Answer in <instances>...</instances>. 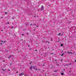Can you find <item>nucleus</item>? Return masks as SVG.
Instances as JSON below:
<instances>
[{"label": "nucleus", "instance_id": "nucleus-20", "mask_svg": "<svg viewBox=\"0 0 76 76\" xmlns=\"http://www.w3.org/2000/svg\"><path fill=\"white\" fill-rule=\"evenodd\" d=\"M30 64H31V63L30 62Z\"/></svg>", "mask_w": 76, "mask_h": 76}, {"label": "nucleus", "instance_id": "nucleus-32", "mask_svg": "<svg viewBox=\"0 0 76 76\" xmlns=\"http://www.w3.org/2000/svg\"><path fill=\"white\" fill-rule=\"evenodd\" d=\"M48 43L49 44H50V42H48Z\"/></svg>", "mask_w": 76, "mask_h": 76}, {"label": "nucleus", "instance_id": "nucleus-22", "mask_svg": "<svg viewBox=\"0 0 76 76\" xmlns=\"http://www.w3.org/2000/svg\"><path fill=\"white\" fill-rule=\"evenodd\" d=\"M32 25V24H31L30 25V26H31V25Z\"/></svg>", "mask_w": 76, "mask_h": 76}, {"label": "nucleus", "instance_id": "nucleus-18", "mask_svg": "<svg viewBox=\"0 0 76 76\" xmlns=\"http://www.w3.org/2000/svg\"><path fill=\"white\" fill-rule=\"evenodd\" d=\"M6 67V66L5 65V66H4V67Z\"/></svg>", "mask_w": 76, "mask_h": 76}, {"label": "nucleus", "instance_id": "nucleus-27", "mask_svg": "<svg viewBox=\"0 0 76 76\" xmlns=\"http://www.w3.org/2000/svg\"><path fill=\"white\" fill-rule=\"evenodd\" d=\"M8 24H9V23H8Z\"/></svg>", "mask_w": 76, "mask_h": 76}, {"label": "nucleus", "instance_id": "nucleus-28", "mask_svg": "<svg viewBox=\"0 0 76 76\" xmlns=\"http://www.w3.org/2000/svg\"><path fill=\"white\" fill-rule=\"evenodd\" d=\"M75 62H76V60H75Z\"/></svg>", "mask_w": 76, "mask_h": 76}, {"label": "nucleus", "instance_id": "nucleus-15", "mask_svg": "<svg viewBox=\"0 0 76 76\" xmlns=\"http://www.w3.org/2000/svg\"><path fill=\"white\" fill-rule=\"evenodd\" d=\"M37 70H38V69H35V70L37 71Z\"/></svg>", "mask_w": 76, "mask_h": 76}, {"label": "nucleus", "instance_id": "nucleus-12", "mask_svg": "<svg viewBox=\"0 0 76 76\" xmlns=\"http://www.w3.org/2000/svg\"><path fill=\"white\" fill-rule=\"evenodd\" d=\"M70 54H72V52H70Z\"/></svg>", "mask_w": 76, "mask_h": 76}, {"label": "nucleus", "instance_id": "nucleus-39", "mask_svg": "<svg viewBox=\"0 0 76 76\" xmlns=\"http://www.w3.org/2000/svg\"><path fill=\"white\" fill-rule=\"evenodd\" d=\"M28 47H29V45H28Z\"/></svg>", "mask_w": 76, "mask_h": 76}, {"label": "nucleus", "instance_id": "nucleus-17", "mask_svg": "<svg viewBox=\"0 0 76 76\" xmlns=\"http://www.w3.org/2000/svg\"><path fill=\"white\" fill-rule=\"evenodd\" d=\"M13 28V26H12V27H11V28Z\"/></svg>", "mask_w": 76, "mask_h": 76}, {"label": "nucleus", "instance_id": "nucleus-40", "mask_svg": "<svg viewBox=\"0 0 76 76\" xmlns=\"http://www.w3.org/2000/svg\"><path fill=\"white\" fill-rule=\"evenodd\" d=\"M13 19H14V18H13Z\"/></svg>", "mask_w": 76, "mask_h": 76}, {"label": "nucleus", "instance_id": "nucleus-14", "mask_svg": "<svg viewBox=\"0 0 76 76\" xmlns=\"http://www.w3.org/2000/svg\"><path fill=\"white\" fill-rule=\"evenodd\" d=\"M4 60L3 61H2L3 62H4Z\"/></svg>", "mask_w": 76, "mask_h": 76}, {"label": "nucleus", "instance_id": "nucleus-6", "mask_svg": "<svg viewBox=\"0 0 76 76\" xmlns=\"http://www.w3.org/2000/svg\"><path fill=\"white\" fill-rule=\"evenodd\" d=\"M61 75H64V73H61Z\"/></svg>", "mask_w": 76, "mask_h": 76}, {"label": "nucleus", "instance_id": "nucleus-44", "mask_svg": "<svg viewBox=\"0 0 76 76\" xmlns=\"http://www.w3.org/2000/svg\"><path fill=\"white\" fill-rule=\"evenodd\" d=\"M71 51H72V50H71Z\"/></svg>", "mask_w": 76, "mask_h": 76}, {"label": "nucleus", "instance_id": "nucleus-2", "mask_svg": "<svg viewBox=\"0 0 76 76\" xmlns=\"http://www.w3.org/2000/svg\"><path fill=\"white\" fill-rule=\"evenodd\" d=\"M22 75H23V73L22 72L19 75V76H22Z\"/></svg>", "mask_w": 76, "mask_h": 76}, {"label": "nucleus", "instance_id": "nucleus-45", "mask_svg": "<svg viewBox=\"0 0 76 76\" xmlns=\"http://www.w3.org/2000/svg\"><path fill=\"white\" fill-rule=\"evenodd\" d=\"M13 69H15V68H14Z\"/></svg>", "mask_w": 76, "mask_h": 76}, {"label": "nucleus", "instance_id": "nucleus-29", "mask_svg": "<svg viewBox=\"0 0 76 76\" xmlns=\"http://www.w3.org/2000/svg\"><path fill=\"white\" fill-rule=\"evenodd\" d=\"M17 73H18V72H17Z\"/></svg>", "mask_w": 76, "mask_h": 76}, {"label": "nucleus", "instance_id": "nucleus-41", "mask_svg": "<svg viewBox=\"0 0 76 76\" xmlns=\"http://www.w3.org/2000/svg\"><path fill=\"white\" fill-rule=\"evenodd\" d=\"M41 55H42V54H41Z\"/></svg>", "mask_w": 76, "mask_h": 76}, {"label": "nucleus", "instance_id": "nucleus-26", "mask_svg": "<svg viewBox=\"0 0 76 76\" xmlns=\"http://www.w3.org/2000/svg\"><path fill=\"white\" fill-rule=\"evenodd\" d=\"M35 51H37V50H35Z\"/></svg>", "mask_w": 76, "mask_h": 76}, {"label": "nucleus", "instance_id": "nucleus-16", "mask_svg": "<svg viewBox=\"0 0 76 76\" xmlns=\"http://www.w3.org/2000/svg\"><path fill=\"white\" fill-rule=\"evenodd\" d=\"M71 63H70V64H69V65H70V64H71Z\"/></svg>", "mask_w": 76, "mask_h": 76}, {"label": "nucleus", "instance_id": "nucleus-8", "mask_svg": "<svg viewBox=\"0 0 76 76\" xmlns=\"http://www.w3.org/2000/svg\"><path fill=\"white\" fill-rule=\"evenodd\" d=\"M1 42H2V43H4V41H1Z\"/></svg>", "mask_w": 76, "mask_h": 76}, {"label": "nucleus", "instance_id": "nucleus-23", "mask_svg": "<svg viewBox=\"0 0 76 76\" xmlns=\"http://www.w3.org/2000/svg\"><path fill=\"white\" fill-rule=\"evenodd\" d=\"M34 25H35V26H36V24H34Z\"/></svg>", "mask_w": 76, "mask_h": 76}, {"label": "nucleus", "instance_id": "nucleus-43", "mask_svg": "<svg viewBox=\"0 0 76 76\" xmlns=\"http://www.w3.org/2000/svg\"><path fill=\"white\" fill-rule=\"evenodd\" d=\"M66 53V52H65V53Z\"/></svg>", "mask_w": 76, "mask_h": 76}, {"label": "nucleus", "instance_id": "nucleus-11", "mask_svg": "<svg viewBox=\"0 0 76 76\" xmlns=\"http://www.w3.org/2000/svg\"><path fill=\"white\" fill-rule=\"evenodd\" d=\"M63 44H62L61 45V46L62 47V46H63Z\"/></svg>", "mask_w": 76, "mask_h": 76}, {"label": "nucleus", "instance_id": "nucleus-25", "mask_svg": "<svg viewBox=\"0 0 76 76\" xmlns=\"http://www.w3.org/2000/svg\"><path fill=\"white\" fill-rule=\"evenodd\" d=\"M52 40H53V39H51V41H52Z\"/></svg>", "mask_w": 76, "mask_h": 76}, {"label": "nucleus", "instance_id": "nucleus-10", "mask_svg": "<svg viewBox=\"0 0 76 76\" xmlns=\"http://www.w3.org/2000/svg\"><path fill=\"white\" fill-rule=\"evenodd\" d=\"M63 55H64V54H62L61 55V56H63Z\"/></svg>", "mask_w": 76, "mask_h": 76}, {"label": "nucleus", "instance_id": "nucleus-31", "mask_svg": "<svg viewBox=\"0 0 76 76\" xmlns=\"http://www.w3.org/2000/svg\"><path fill=\"white\" fill-rule=\"evenodd\" d=\"M24 35L23 34L22 35Z\"/></svg>", "mask_w": 76, "mask_h": 76}, {"label": "nucleus", "instance_id": "nucleus-36", "mask_svg": "<svg viewBox=\"0 0 76 76\" xmlns=\"http://www.w3.org/2000/svg\"><path fill=\"white\" fill-rule=\"evenodd\" d=\"M1 18H3V17H2Z\"/></svg>", "mask_w": 76, "mask_h": 76}, {"label": "nucleus", "instance_id": "nucleus-9", "mask_svg": "<svg viewBox=\"0 0 76 76\" xmlns=\"http://www.w3.org/2000/svg\"><path fill=\"white\" fill-rule=\"evenodd\" d=\"M66 66H69V64H66Z\"/></svg>", "mask_w": 76, "mask_h": 76}, {"label": "nucleus", "instance_id": "nucleus-30", "mask_svg": "<svg viewBox=\"0 0 76 76\" xmlns=\"http://www.w3.org/2000/svg\"><path fill=\"white\" fill-rule=\"evenodd\" d=\"M37 27H38V26H37Z\"/></svg>", "mask_w": 76, "mask_h": 76}, {"label": "nucleus", "instance_id": "nucleus-3", "mask_svg": "<svg viewBox=\"0 0 76 76\" xmlns=\"http://www.w3.org/2000/svg\"><path fill=\"white\" fill-rule=\"evenodd\" d=\"M41 9H42V10H43V9H44V6H42L41 7Z\"/></svg>", "mask_w": 76, "mask_h": 76}, {"label": "nucleus", "instance_id": "nucleus-13", "mask_svg": "<svg viewBox=\"0 0 76 76\" xmlns=\"http://www.w3.org/2000/svg\"><path fill=\"white\" fill-rule=\"evenodd\" d=\"M5 42H6L5 41H4V43L5 44Z\"/></svg>", "mask_w": 76, "mask_h": 76}, {"label": "nucleus", "instance_id": "nucleus-35", "mask_svg": "<svg viewBox=\"0 0 76 76\" xmlns=\"http://www.w3.org/2000/svg\"><path fill=\"white\" fill-rule=\"evenodd\" d=\"M1 31H3V30H1Z\"/></svg>", "mask_w": 76, "mask_h": 76}, {"label": "nucleus", "instance_id": "nucleus-4", "mask_svg": "<svg viewBox=\"0 0 76 76\" xmlns=\"http://www.w3.org/2000/svg\"><path fill=\"white\" fill-rule=\"evenodd\" d=\"M32 66H31L30 68V70H32Z\"/></svg>", "mask_w": 76, "mask_h": 76}, {"label": "nucleus", "instance_id": "nucleus-5", "mask_svg": "<svg viewBox=\"0 0 76 76\" xmlns=\"http://www.w3.org/2000/svg\"><path fill=\"white\" fill-rule=\"evenodd\" d=\"M60 35H61V34L60 33H59V34H58V36H59Z\"/></svg>", "mask_w": 76, "mask_h": 76}, {"label": "nucleus", "instance_id": "nucleus-46", "mask_svg": "<svg viewBox=\"0 0 76 76\" xmlns=\"http://www.w3.org/2000/svg\"><path fill=\"white\" fill-rule=\"evenodd\" d=\"M25 76H26L25 75Z\"/></svg>", "mask_w": 76, "mask_h": 76}, {"label": "nucleus", "instance_id": "nucleus-19", "mask_svg": "<svg viewBox=\"0 0 76 76\" xmlns=\"http://www.w3.org/2000/svg\"><path fill=\"white\" fill-rule=\"evenodd\" d=\"M68 54H70V52H68Z\"/></svg>", "mask_w": 76, "mask_h": 76}, {"label": "nucleus", "instance_id": "nucleus-7", "mask_svg": "<svg viewBox=\"0 0 76 76\" xmlns=\"http://www.w3.org/2000/svg\"><path fill=\"white\" fill-rule=\"evenodd\" d=\"M54 72H57V70H55L54 71Z\"/></svg>", "mask_w": 76, "mask_h": 76}, {"label": "nucleus", "instance_id": "nucleus-38", "mask_svg": "<svg viewBox=\"0 0 76 76\" xmlns=\"http://www.w3.org/2000/svg\"><path fill=\"white\" fill-rule=\"evenodd\" d=\"M44 65H43V66H44Z\"/></svg>", "mask_w": 76, "mask_h": 76}, {"label": "nucleus", "instance_id": "nucleus-1", "mask_svg": "<svg viewBox=\"0 0 76 76\" xmlns=\"http://www.w3.org/2000/svg\"><path fill=\"white\" fill-rule=\"evenodd\" d=\"M12 57H13V55H10L8 57V58L9 59V58H12Z\"/></svg>", "mask_w": 76, "mask_h": 76}, {"label": "nucleus", "instance_id": "nucleus-37", "mask_svg": "<svg viewBox=\"0 0 76 76\" xmlns=\"http://www.w3.org/2000/svg\"><path fill=\"white\" fill-rule=\"evenodd\" d=\"M24 30H25V29H23V31H24Z\"/></svg>", "mask_w": 76, "mask_h": 76}, {"label": "nucleus", "instance_id": "nucleus-34", "mask_svg": "<svg viewBox=\"0 0 76 76\" xmlns=\"http://www.w3.org/2000/svg\"><path fill=\"white\" fill-rule=\"evenodd\" d=\"M51 54H53V53H51Z\"/></svg>", "mask_w": 76, "mask_h": 76}, {"label": "nucleus", "instance_id": "nucleus-21", "mask_svg": "<svg viewBox=\"0 0 76 76\" xmlns=\"http://www.w3.org/2000/svg\"><path fill=\"white\" fill-rule=\"evenodd\" d=\"M5 13H6V14H7V12H5Z\"/></svg>", "mask_w": 76, "mask_h": 76}, {"label": "nucleus", "instance_id": "nucleus-33", "mask_svg": "<svg viewBox=\"0 0 76 76\" xmlns=\"http://www.w3.org/2000/svg\"><path fill=\"white\" fill-rule=\"evenodd\" d=\"M1 45H2L3 44L2 43H1Z\"/></svg>", "mask_w": 76, "mask_h": 76}, {"label": "nucleus", "instance_id": "nucleus-24", "mask_svg": "<svg viewBox=\"0 0 76 76\" xmlns=\"http://www.w3.org/2000/svg\"><path fill=\"white\" fill-rule=\"evenodd\" d=\"M8 70H9V71H10V70L9 69Z\"/></svg>", "mask_w": 76, "mask_h": 76}, {"label": "nucleus", "instance_id": "nucleus-42", "mask_svg": "<svg viewBox=\"0 0 76 76\" xmlns=\"http://www.w3.org/2000/svg\"><path fill=\"white\" fill-rule=\"evenodd\" d=\"M31 49H32L31 48Z\"/></svg>", "mask_w": 76, "mask_h": 76}]
</instances>
